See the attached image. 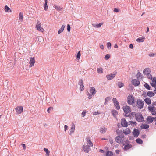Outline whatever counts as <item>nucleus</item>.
<instances>
[{
	"mask_svg": "<svg viewBox=\"0 0 156 156\" xmlns=\"http://www.w3.org/2000/svg\"><path fill=\"white\" fill-rule=\"evenodd\" d=\"M127 103L130 105H133L135 103L134 98L132 95L129 94L127 97Z\"/></svg>",
	"mask_w": 156,
	"mask_h": 156,
	"instance_id": "f257e3e1",
	"label": "nucleus"
},
{
	"mask_svg": "<svg viewBox=\"0 0 156 156\" xmlns=\"http://www.w3.org/2000/svg\"><path fill=\"white\" fill-rule=\"evenodd\" d=\"M135 118L137 121L140 122H143L144 120V118L141 113H138Z\"/></svg>",
	"mask_w": 156,
	"mask_h": 156,
	"instance_id": "f03ea898",
	"label": "nucleus"
},
{
	"mask_svg": "<svg viewBox=\"0 0 156 156\" xmlns=\"http://www.w3.org/2000/svg\"><path fill=\"white\" fill-rule=\"evenodd\" d=\"M117 73V72L115 71L112 73H110L109 75H107L106 76V77L108 80H111L115 77Z\"/></svg>",
	"mask_w": 156,
	"mask_h": 156,
	"instance_id": "7ed1b4c3",
	"label": "nucleus"
},
{
	"mask_svg": "<svg viewBox=\"0 0 156 156\" xmlns=\"http://www.w3.org/2000/svg\"><path fill=\"white\" fill-rule=\"evenodd\" d=\"M112 101L115 108L118 110H119L120 109V105L119 104V103L116 98H113L112 99Z\"/></svg>",
	"mask_w": 156,
	"mask_h": 156,
	"instance_id": "20e7f679",
	"label": "nucleus"
},
{
	"mask_svg": "<svg viewBox=\"0 0 156 156\" xmlns=\"http://www.w3.org/2000/svg\"><path fill=\"white\" fill-rule=\"evenodd\" d=\"M136 104L138 105V107L141 109L143 108L144 103V101L138 99L136 102Z\"/></svg>",
	"mask_w": 156,
	"mask_h": 156,
	"instance_id": "39448f33",
	"label": "nucleus"
},
{
	"mask_svg": "<svg viewBox=\"0 0 156 156\" xmlns=\"http://www.w3.org/2000/svg\"><path fill=\"white\" fill-rule=\"evenodd\" d=\"M123 109L124 112L126 114L131 112L130 108L129 106L127 105L124 106L123 107Z\"/></svg>",
	"mask_w": 156,
	"mask_h": 156,
	"instance_id": "423d86ee",
	"label": "nucleus"
},
{
	"mask_svg": "<svg viewBox=\"0 0 156 156\" xmlns=\"http://www.w3.org/2000/svg\"><path fill=\"white\" fill-rule=\"evenodd\" d=\"M15 109L18 114H21L23 111V107L22 106H17Z\"/></svg>",
	"mask_w": 156,
	"mask_h": 156,
	"instance_id": "0eeeda50",
	"label": "nucleus"
},
{
	"mask_svg": "<svg viewBox=\"0 0 156 156\" xmlns=\"http://www.w3.org/2000/svg\"><path fill=\"white\" fill-rule=\"evenodd\" d=\"M139 79H134L132 80V83L135 86H138L140 83V82Z\"/></svg>",
	"mask_w": 156,
	"mask_h": 156,
	"instance_id": "6e6552de",
	"label": "nucleus"
},
{
	"mask_svg": "<svg viewBox=\"0 0 156 156\" xmlns=\"http://www.w3.org/2000/svg\"><path fill=\"white\" fill-rule=\"evenodd\" d=\"M121 123L122 126L124 127H126L128 126V123L124 118H122L121 119Z\"/></svg>",
	"mask_w": 156,
	"mask_h": 156,
	"instance_id": "1a4fd4ad",
	"label": "nucleus"
},
{
	"mask_svg": "<svg viewBox=\"0 0 156 156\" xmlns=\"http://www.w3.org/2000/svg\"><path fill=\"white\" fill-rule=\"evenodd\" d=\"M147 121L148 122V123H152L154 121L155 117L152 116H148L147 119Z\"/></svg>",
	"mask_w": 156,
	"mask_h": 156,
	"instance_id": "9d476101",
	"label": "nucleus"
},
{
	"mask_svg": "<svg viewBox=\"0 0 156 156\" xmlns=\"http://www.w3.org/2000/svg\"><path fill=\"white\" fill-rule=\"evenodd\" d=\"M132 133L134 137L138 136L140 134V131L138 129H136L134 128L133 129Z\"/></svg>",
	"mask_w": 156,
	"mask_h": 156,
	"instance_id": "9b49d317",
	"label": "nucleus"
},
{
	"mask_svg": "<svg viewBox=\"0 0 156 156\" xmlns=\"http://www.w3.org/2000/svg\"><path fill=\"white\" fill-rule=\"evenodd\" d=\"M90 92L91 93V94H92L93 96H94L96 94V91L94 87H90Z\"/></svg>",
	"mask_w": 156,
	"mask_h": 156,
	"instance_id": "f8f14e48",
	"label": "nucleus"
},
{
	"mask_svg": "<svg viewBox=\"0 0 156 156\" xmlns=\"http://www.w3.org/2000/svg\"><path fill=\"white\" fill-rule=\"evenodd\" d=\"M83 146V151L86 153H88L89 151L90 150V147L89 146V145H87L86 146L84 145Z\"/></svg>",
	"mask_w": 156,
	"mask_h": 156,
	"instance_id": "ddd939ff",
	"label": "nucleus"
},
{
	"mask_svg": "<svg viewBox=\"0 0 156 156\" xmlns=\"http://www.w3.org/2000/svg\"><path fill=\"white\" fill-rule=\"evenodd\" d=\"M124 146L123 150L125 151L129 149L132 147V145L130 144H126L124 145Z\"/></svg>",
	"mask_w": 156,
	"mask_h": 156,
	"instance_id": "4468645a",
	"label": "nucleus"
},
{
	"mask_svg": "<svg viewBox=\"0 0 156 156\" xmlns=\"http://www.w3.org/2000/svg\"><path fill=\"white\" fill-rule=\"evenodd\" d=\"M35 61L34 57L31 58L29 62L30 67H32L34 65Z\"/></svg>",
	"mask_w": 156,
	"mask_h": 156,
	"instance_id": "2eb2a0df",
	"label": "nucleus"
},
{
	"mask_svg": "<svg viewBox=\"0 0 156 156\" xmlns=\"http://www.w3.org/2000/svg\"><path fill=\"white\" fill-rule=\"evenodd\" d=\"M36 28H37V30L43 32L44 31V29L41 26L40 24L38 25H37L36 26Z\"/></svg>",
	"mask_w": 156,
	"mask_h": 156,
	"instance_id": "dca6fc26",
	"label": "nucleus"
},
{
	"mask_svg": "<svg viewBox=\"0 0 156 156\" xmlns=\"http://www.w3.org/2000/svg\"><path fill=\"white\" fill-rule=\"evenodd\" d=\"M75 125L73 123L72 125V127L70 129V135H71L74 132L75 130Z\"/></svg>",
	"mask_w": 156,
	"mask_h": 156,
	"instance_id": "f3484780",
	"label": "nucleus"
},
{
	"mask_svg": "<svg viewBox=\"0 0 156 156\" xmlns=\"http://www.w3.org/2000/svg\"><path fill=\"white\" fill-rule=\"evenodd\" d=\"M123 133L125 135H128L131 133V131L129 128H126V129L123 131Z\"/></svg>",
	"mask_w": 156,
	"mask_h": 156,
	"instance_id": "a211bd4d",
	"label": "nucleus"
},
{
	"mask_svg": "<svg viewBox=\"0 0 156 156\" xmlns=\"http://www.w3.org/2000/svg\"><path fill=\"white\" fill-rule=\"evenodd\" d=\"M147 95L148 96L151 97L154 96L155 94L152 91H149L147 93Z\"/></svg>",
	"mask_w": 156,
	"mask_h": 156,
	"instance_id": "6ab92c4d",
	"label": "nucleus"
},
{
	"mask_svg": "<svg viewBox=\"0 0 156 156\" xmlns=\"http://www.w3.org/2000/svg\"><path fill=\"white\" fill-rule=\"evenodd\" d=\"M149 125L147 124H142L140 126L141 129H146L149 128Z\"/></svg>",
	"mask_w": 156,
	"mask_h": 156,
	"instance_id": "aec40b11",
	"label": "nucleus"
},
{
	"mask_svg": "<svg viewBox=\"0 0 156 156\" xmlns=\"http://www.w3.org/2000/svg\"><path fill=\"white\" fill-rule=\"evenodd\" d=\"M151 72V69L149 68H147L144 69L143 71V73L144 74H146L147 73H150Z\"/></svg>",
	"mask_w": 156,
	"mask_h": 156,
	"instance_id": "412c9836",
	"label": "nucleus"
},
{
	"mask_svg": "<svg viewBox=\"0 0 156 156\" xmlns=\"http://www.w3.org/2000/svg\"><path fill=\"white\" fill-rule=\"evenodd\" d=\"M103 24L102 23H100L98 24L93 23L92 24V26L95 27L100 28Z\"/></svg>",
	"mask_w": 156,
	"mask_h": 156,
	"instance_id": "4be33fe9",
	"label": "nucleus"
},
{
	"mask_svg": "<svg viewBox=\"0 0 156 156\" xmlns=\"http://www.w3.org/2000/svg\"><path fill=\"white\" fill-rule=\"evenodd\" d=\"M45 3L44 5V8L45 11H47L48 9V6L47 5L48 0H44Z\"/></svg>",
	"mask_w": 156,
	"mask_h": 156,
	"instance_id": "5701e85b",
	"label": "nucleus"
},
{
	"mask_svg": "<svg viewBox=\"0 0 156 156\" xmlns=\"http://www.w3.org/2000/svg\"><path fill=\"white\" fill-rule=\"evenodd\" d=\"M112 114L114 117H116V115L118 114L117 111L115 110H112Z\"/></svg>",
	"mask_w": 156,
	"mask_h": 156,
	"instance_id": "b1692460",
	"label": "nucleus"
},
{
	"mask_svg": "<svg viewBox=\"0 0 156 156\" xmlns=\"http://www.w3.org/2000/svg\"><path fill=\"white\" fill-rule=\"evenodd\" d=\"M121 138L120 136H116L115 138V140L116 142L118 143L119 144H120L121 143Z\"/></svg>",
	"mask_w": 156,
	"mask_h": 156,
	"instance_id": "393cba45",
	"label": "nucleus"
},
{
	"mask_svg": "<svg viewBox=\"0 0 156 156\" xmlns=\"http://www.w3.org/2000/svg\"><path fill=\"white\" fill-rule=\"evenodd\" d=\"M65 27V26L64 25H62L61 27V28L58 31V34H59L61 33L62 32L64 29Z\"/></svg>",
	"mask_w": 156,
	"mask_h": 156,
	"instance_id": "a878e982",
	"label": "nucleus"
},
{
	"mask_svg": "<svg viewBox=\"0 0 156 156\" xmlns=\"http://www.w3.org/2000/svg\"><path fill=\"white\" fill-rule=\"evenodd\" d=\"M145 103L148 105H150L151 104V100L149 98H147L144 99Z\"/></svg>",
	"mask_w": 156,
	"mask_h": 156,
	"instance_id": "bb28decb",
	"label": "nucleus"
},
{
	"mask_svg": "<svg viewBox=\"0 0 156 156\" xmlns=\"http://www.w3.org/2000/svg\"><path fill=\"white\" fill-rule=\"evenodd\" d=\"M111 98L110 97H106L105 99V102H104V105H106V104L108 103L109 101H110L111 100Z\"/></svg>",
	"mask_w": 156,
	"mask_h": 156,
	"instance_id": "cd10ccee",
	"label": "nucleus"
},
{
	"mask_svg": "<svg viewBox=\"0 0 156 156\" xmlns=\"http://www.w3.org/2000/svg\"><path fill=\"white\" fill-rule=\"evenodd\" d=\"M4 10L6 12H10L11 11L10 9L7 5L5 6Z\"/></svg>",
	"mask_w": 156,
	"mask_h": 156,
	"instance_id": "c85d7f7f",
	"label": "nucleus"
},
{
	"mask_svg": "<svg viewBox=\"0 0 156 156\" xmlns=\"http://www.w3.org/2000/svg\"><path fill=\"white\" fill-rule=\"evenodd\" d=\"M136 142L139 144H142L143 143V141L141 139L138 138L136 139Z\"/></svg>",
	"mask_w": 156,
	"mask_h": 156,
	"instance_id": "c756f323",
	"label": "nucleus"
},
{
	"mask_svg": "<svg viewBox=\"0 0 156 156\" xmlns=\"http://www.w3.org/2000/svg\"><path fill=\"white\" fill-rule=\"evenodd\" d=\"M113 153L111 151H107L105 156H112Z\"/></svg>",
	"mask_w": 156,
	"mask_h": 156,
	"instance_id": "7c9ffc66",
	"label": "nucleus"
},
{
	"mask_svg": "<svg viewBox=\"0 0 156 156\" xmlns=\"http://www.w3.org/2000/svg\"><path fill=\"white\" fill-rule=\"evenodd\" d=\"M44 150L46 152V156H49L50 151L46 148H44Z\"/></svg>",
	"mask_w": 156,
	"mask_h": 156,
	"instance_id": "2f4dec72",
	"label": "nucleus"
},
{
	"mask_svg": "<svg viewBox=\"0 0 156 156\" xmlns=\"http://www.w3.org/2000/svg\"><path fill=\"white\" fill-rule=\"evenodd\" d=\"M144 37L139 38L136 39V41L138 42H142L144 41Z\"/></svg>",
	"mask_w": 156,
	"mask_h": 156,
	"instance_id": "473e14b6",
	"label": "nucleus"
},
{
	"mask_svg": "<svg viewBox=\"0 0 156 156\" xmlns=\"http://www.w3.org/2000/svg\"><path fill=\"white\" fill-rule=\"evenodd\" d=\"M106 129H105L104 127H102L100 129V132L104 134L105 133Z\"/></svg>",
	"mask_w": 156,
	"mask_h": 156,
	"instance_id": "72a5a7b5",
	"label": "nucleus"
},
{
	"mask_svg": "<svg viewBox=\"0 0 156 156\" xmlns=\"http://www.w3.org/2000/svg\"><path fill=\"white\" fill-rule=\"evenodd\" d=\"M124 86V83L121 82H118V86L119 88H121Z\"/></svg>",
	"mask_w": 156,
	"mask_h": 156,
	"instance_id": "f704fd0d",
	"label": "nucleus"
},
{
	"mask_svg": "<svg viewBox=\"0 0 156 156\" xmlns=\"http://www.w3.org/2000/svg\"><path fill=\"white\" fill-rule=\"evenodd\" d=\"M142 75L140 72H138L136 75V77L138 79H140V77L141 78H142Z\"/></svg>",
	"mask_w": 156,
	"mask_h": 156,
	"instance_id": "c9c22d12",
	"label": "nucleus"
},
{
	"mask_svg": "<svg viewBox=\"0 0 156 156\" xmlns=\"http://www.w3.org/2000/svg\"><path fill=\"white\" fill-rule=\"evenodd\" d=\"M144 86L148 90H151V87L148 85V83H145L144 85Z\"/></svg>",
	"mask_w": 156,
	"mask_h": 156,
	"instance_id": "e433bc0d",
	"label": "nucleus"
},
{
	"mask_svg": "<svg viewBox=\"0 0 156 156\" xmlns=\"http://www.w3.org/2000/svg\"><path fill=\"white\" fill-rule=\"evenodd\" d=\"M149 110L152 112L154 111V107H151L149 106L148 108Z\"/></svg>",
	"mask_w": 156,
	"mask_h": 156,
	"instance_id": "4c0bfd02",
	"label": "nucleus"
},
{
	"mask_svg": "<svg viewBox=\"0 0 156 156\" xmlns=\"http://www.w3.org/2000/svg\"><path fill=\"white\" fill-rule=\"evenodd\" d=\"M81 56L80 51H79L77 53L76 56V59L79 60Z\"/></svg>",
	"mask_w": 156,
	"mask_h": 156,
	"instance_id": "58836bf2",
	"label": "nucleus"
},
{
	"mask_svg": "<svg viewBox=\"0 0 156 156\" xmlns=\"http://www.w3.org/2000/svg\"><path fill=\"white\" fill-rule=\"evenodd\" d=\"M19 19L20 21H22L23 20V13L22 12H20L19 14Z\"/></svg>",
	"mask_w": 156,
	"mask_h": 156,
	"instance_id": "ea45409f",
	"label": "nucleus"
},
{
	"mask_svg": "<svg viewBox=\"0 0 156 156\" xmlns=\"http://www.w3.org/2000/svg\"><path fill=\"white\" fill-rule=\"evenodd\" d=\"M98 73H103V69L102 68H99L97 69Z\"/></svg>",
	"mask_w": 156,
	"mask_h": 156,
	"instance_id": "a19ab883",
	"label": "nucleus"
},
{
	"mask_svg": "<svg viewBox=\"0 0 156 156\" xmlns=\"http://www.w3.org/2000/svg\"><path fill=\"white\" fill-rule=\"evenodd\" d=\"M84 89V87L83 84L80 85V90L82 91H83Z\"/></svg>",
	"mask_w": 156,
	"mask_h": 156,
	"instance_id": "79ce46f5",
	"label": "nucleus"
},
{
	"mask_svg": "<svg viewBox=\"0 0 156 156\" xmlns=\"http://www.w3.org/2000/svg\"><path fill=\"white\" fill-rule=\"evenodd\" d=\"M55 9L57 10L61 11L62 9L60 6L56 5H55Z\"/></svg>",
	"mask_w": 156,
	"mask_h": 156,
	"instance_id": "37998d69",
	"label": "nucleus"
},
{
	"mask_svg": "<svg viewBox=\"0 0 156 156\" xmlns=\"http://www.w3.org/2000/svg\"><path fill=\"white\" fill-rule=\"evenodd\" d=\"M129 125H136L137 124V123L136 122L130 121L129 122Z\"/></svg>",
	"mask_w": 156,
	"mask_h": 156,
	"instance_id": "c03bdc74",
	"label": "nucleus"
},
{
	"mask_svg": "<svg viewBox=\"0 0 156 156\" xmlns=\"http://www.w3.org/2000/svg\"><path fill=\"white\" fill-rule=\"evenodd\" d=\"M148 78L152 80V75L150 74V73H147V74H146Z\"/></svg>",
	"mask_w": 156,
	"mask_h": 156,
	"instance_id": "a18cd8bd",
	"label": "nucleus"
},
{
	"mask_svg": "<svg viewBox=\"0 0 156 156\" xmlns=\"http://www.w3.org/2000/svg\"><path fill=\"white\" fill-rule=\"evenodd\" d=\"M107 47L109 49H110L111 47V44L110 42H108L107 44Z\"/></svg>",
	"mask_w": 156,
	"mask_h": 156,
	"instance_id": "49530a36",
	"label": "nucleus"
},
{
	"mask_svg": "<svg viewBox=\"0 0 156 156\" xmlns=\"http://www.w3.org/2000/svg\"><path fill=\"white\" fill-rule=\"evenodd\" d=\"M88 143L87 144V145H89L90 147V146H93V144L91 141L90 140H88Z\"/></svg>",
	"mask_w": 156,
	"mask_h": 156,
	"instance_id": "de8ad7c7",
	"label": "nucleus"
},
{
	"mask_svg": "<svg viewBox=\"0 0 156 156\" xmlns=\"http://www.w3.org/2000/svg\"><path fill=\"white\" fill-rule=\"evenodd\" d=\"M78 84L80 86V85L83 84V83L82 79H80L79 80V81L78 83Z\"/></svg>",
	"mask_w": 156,
	"mask_h": 156,
	"instance_id": "09e8293b",
	"label": "nucleus"
},
{
	"mask_svg": "<svg viewBox=\"0 0 156 156\" xmlns=\"http://www.w3.org/2000/svg\"><path fill=\"white\" fill-rule=\"evenodd\" d=\"M110 57V55L108 54H106L105 57V59L106 60H108Z\"/></svg>",
	"mask_w": 156,
	"mask_h": 156,
	"instance_id": "8fccbe9b",
	"label": "nucleus"
},
{
	"mask_svg": "<svg viewBox=\"0 0 156 156\" xmlns=\"http://www.w3.org/2000/svg\"><path fill=\"white\" fill-rule=\"evenodd\" d=\"M125 142V143L123 144V146L127 144H129V142L128 140H125L124 141Z\"/></svg>",
	"mask_w": 156,
	"mask_h": 156,
	"instance_id": "3c124183",
	"label": "nucleus"
},
{
	"mask_svg": "<svg viewBox=\"0 0 156 156\" xmlns=\"http://www.w3.org/2000/svg\"><path fill=\"white\" fill-rule=\"evenodd\" d=\"M130 114H131V116H133V115H135V117H136V116L137 114V113H136L135 112H132L130 113Z\"/></svg>",
	"mask_w": 156,
	"mask_h": 156,
	"instance_id": "603ef678",
	"label": "nucleus"
},
{
	"mask_svg": "<svg viewBox=\"0 0 156 156\" xmlns=\"http://www.w3.org/2000/svg\"><path fill=\"white\" fill-rule=\"evenodd\" d=\"M71 27L69 24L67 25V30L69 32L70 31Z\"/></svg>",
	"mask_w": 156,
	"mask_h": 156,
	"instance_id": "864d4df0",
	"label": "nucleus"
},
{
	"mask_svg": "<svg viewBox=\"0 0 156 156\" xmlns=\"http://www.w3.org/2000/svg\"><path fill=\"white\" fill-rule=\"evenodd\" d=\"M86 112L85 111H83L82 112V115L81 116L83 117H84L86 115Z\"/></svg>",
	"mask_w": 156,
	"mask_h": 156,
	"instance_id": "5fc2aeb1",
	"label": "nucleus"
},
{
	"mask_svg": "<svg viewBox=\"0 0 156 156\" xmlns=\"http://www.w3.org/2000/svg\"><path fill=\"white\" fill-rule=\"evenodd\" d=\"M88 95H89V96H88V98L89 99H91L92 98V94H91V93H89V92H88Z\"/></svg>",
	"mask_w": 156,
	"mask_h": 156,
	"instance_id": "6e6d98bb",
	"label": "nucleus"
},
{
	"mask_svg": "<svg viewBox=\"0 0 156 156\" xmlns=\"http://www.w3.org/2000/svg\"><path fill=\"white\" fill-rule=\"evenodd\" d=\"M53 109V108L52 107H50L48 108L47 109V112L48 113H49L50 112V110H52Z\"/></svg>",
	"mask_w": 156,
	"mask_h": 156,
	"instance_id": "4d7b16f0",
	"label": "nucleus"
},
{
	"mask_svg": "<svg viewBox=\"0 0 156 156\" xmlns=\"http://www.w3.org/2000/svg\"><path fill=\"white\" fill-rule=\"evenodd\" d=\"M109 141L111 144H112L113 143V140L111 138H109Z\"/></svg>",
	"mask_w": 156,
	"mask_h": 156,
	"instance_id": "13d9d810",
	"label": "nucleus"
},
{
	"mask_svg": "<svg viewBox=\"0 0 156 156\" xmlns=\"http://www.w3.org/2000/svg\"><path fill=\"white\" fill-rule=\"evenodd\" d=\"M152 79V81L153 83H156V78L155 77L153 78Z\"/></svg>",
	"mask_w": 156,
	"mask_h": 156,
	"instance_id": "bf43d9fd",
	"label": "nucleus"
},
{
	"mask_svg": "<svg viewBox=\"0 0 156 156\" xmlns=\"http://www.w3.org/2000/svg\"><path fill=\"white\" fill-rule=\"evenodd\" d=\"M119 11V9L118 8H115L114 9V11L116 12H118Z\"/></svg>",
	"mask_w": 156,
	"mask_h": 156,
	"instance_id": "052dcab7",
	"label": "nucleus"
},
{
	"mask_svg": "<svg viewBox=\"0 0 156 156\" xmlns=\"http://www.w3.org/2000/svg\"><path fill=\"white\" fill-rule=\"evenodd\" d=\"M151 84L153 87H154L156 88V83L154 84L152 83H151Z\"/></svg>",
	"mask_w": 156,
	"mask_h": 156,
	"instance_id": "680f3d73",
	"label": "nucleus"
},
{
	"mask_svg": "<svg viewBox=\"0 0 156 156\" xmlns=\"http://www.w3.org/2000/svg\"><path fill=\"white\" fill-rule=\"evenodd\" d=\"M146 137V134L142 135L141 136V137L142 139L145 138Z\"/></svg>",
	"mask_w": 156,
	"mask_h": 156,
	"instance_id": "e2e57ef3",
	"label": "nucleus"
},
{
	"mask_svg": "<svg viewBox=\"0 0 156 156\" xmlns=\"http://www.w3.org/2000/svg\"><path fill=\"white\" fill-rule=\"evenodd\" d=\"M68 126L66 125H65L64 126V131H66L68 129Z\"/></svg>",
	"mask_w": 156,
	"mask_h": 156,
	"instance_id": "0e129e2a",
	"label": "nucleus"
},
{
	"mask_svg": "<svg viewBox=\"0 0 156 156\" xmlns=\"http://www.w3.org/2000/svg\"><path fill=\"white\" fill-rule=\"evenodd\" d=\"M155 55V54L154 53H151V54H150L148 55L150 57H154Z\"/></svg>",
	"mask_w": 156,
	"mask_h": 156,
	"instance_id": "69168bd1",
	"label": "nucleus"
},
{
	"mask_svg": "<svg viewBox=\"0 0 156 156\" xmlns=\"http://www.w3.org/2000/svg\"><path fill=\"white\" fill-rule=\"evenodd\" d=\"M100 113L98 111L97 112H95L93 114L94 115H97L98 114H100Z\"/></svg>",
	"mask_w": 156,
	"mask_h": 156,
	"instance_id": "338daca9",
	"label": "nucleus"
},
{
	"mask_svg": "<svg viewBox=\"0 0 156 156\" xmlns=\"http://www.w3.org/2000/svg\"><path fill=\"white\" fill-rule=\"evenodd\" d=\"M129 47L131 49H133V44H130L129 45Z\"/></svg>",
	"mask_w": 156,
	"mask_h": 156,
	"instance_id": "774afa93",
	"label": "nucleus"
}]
</instances>
